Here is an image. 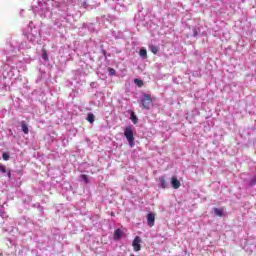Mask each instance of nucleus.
Returning <instances> with one entry per match:
<instances>
[{
  "label": "nucleus",
  "instance_id": "nucleus-1",
  "mask_svg": "<svg viewBox=\"0 0 256 256\" xmlns=\"http://www.w3.org/2000/svg\"><path fill=\"white\" fill-rule=\"evenodd\" d=\"M124 137H126L130 147L135 146V137L133 136V127L128 126L124 130Z\"/></svg>",
  "mask_w": 256,
  "mask_h": 256
},
{
  "label": "nucleus",
  "instance_id": "nucleus-2",
  "mask_svg": "<svg viewBox=\"0 0 256 256\" xmlns=\"http://www.w3.org/2000/svg\"><path fill=\"white\" fill-rule=\"evenodd\" d=\"M151 105H153V98L150 96V94H144L142 98V107L143 109H151Z\"/></svg>",
  "mask_w": 256,
  "mask_h": 256
},
{
  "label": "nucleus",
  "instance_id": "nucleus-3",
  "mask_svg": "<svg viewBox=\"0 0 256 256\" xmlns=\"http://www.w3.org/2000/svg\"><path fill=\"white\" fill-rule=\"evenodd\" d=\"M132 247L134 251H139L141 249V237L136 236L132 242Z\"/></svg>",
  "mask_w": 256,
  "mask_h": 256
},
{
  "label": "nucleus",
  "instance_id": "nucleus-4",
  "mask_svg": "<svg viewBox=\"0 0 256 256\" xmlns=\"http://www.w3.org/2000/svg\"><path fill=\"white\" fill-rule=\"evenodd\" d=\"M172 189H179V187H181V182L179 181V179H177V176H173L170 180Z\"/></svg>",
  "mask_w": 256,
  "mask_h": 256
},
{
  "label": "nucleus",
  "instance_id": "nucleus-5",
  "mask_svg": "<svg viewBox=\"0 0 256 256\" xmlns=\"http://www.w3.org/2000/svg\"><path fill=\"white\" fill-rule=\"evenodd\" d=\"M148 227H153L155 225V214L150 212L147 214Z\"/></svg>",
  "mask_w": 256,
  "mask_h": 256
},
{
  "label": "nucleus",
  "instance_id": "nucleus-6",
  "mask_svg": "<svg viewBox=\"0 0 256 256\" xmlns=\"http://www.w3.org/2000/svg\"><path fill=\"white\" fill-rule=\"evenodd\" d=\"M158 181H159V187H161L162 189H167L168 183H167V178L165 176H160L158 178Z\"/></svg>",
  "mask_w": 256,
  "mask_h": 256
},
{
  "label": "nucleus",
  "instance_id": "nucleus-7",
  "mask_svg": "<svg viewBox=\"0 0 256 256\" xmlns=\"http://www.w3.org/2000/svg\"><path fill=\"white\" fill-rule=\"evenodd\" d=\"M121 237H123V230L118 228L114 231V241H119Z\"/></svg>",
  "mask_w": 256,
  "mask_h": 256
},
{
  "label": "nucleus",
  "instance_id": "nucleus-8",
  "mask_svg": "<svg viewBox=\"0 0 256 256\" xmlns=\"http://www.w3.org/2000/svg\"><path fill=\"white\" fill-rule=\"evenodd\" d=\"M21 128L25 135H29V127L27 126V123H25V121L21 122Z\"/></svg>",
  "mask_w": 256,
  "mask_h": 256
},
{
  "label": "nucleus",
  "instance_id": "nucleus-9",
  "mask_svg": "<svg viewBox=\"0 0 256 256\" xmlns=\"http://www.w3.org/2000/svg\"><path fill=\"white\" fill-rule=\"evenodd\" d=\"M130 119L132 123H134V125H137V123H139V119L137 118L135 112H131Z\"/></svg>",
  "mask_w": 256,
  "mask_h": 256
},
{
  "label": "nucleus",
  "instance_id": "nucleus-10",
  "mask_svg": "<svg viewBox=\"0 0 256 256\" xmlns=\"http://www.w3.org/2000/svg\"><path fill=\"white\" fill-rule=\"evenodd\" d=\"M86 120L89 122V123H95V115L93 113H89L87 115V118Z\"/></svg>",
  "mask_w": 256,
  "mask_h": 256
},
{
  "label": "nucleus",
  "instance_id": "nucleus-11",
  "mask_svg": "<svg viewBox=\"0 0 256 256\" xmlns=\"http://www.w3.org/2000/svg\"><path fill=\"white\" fill-rule=\"evenodd\" d=\"M214 214H215L217 217H222V216H223V209L214 208Z\"/></svg>",
  "mask_w": 256,
  "mask_h": 256
},
{
  "label": "nucleus",
  "instance_id": "nucleus-12",
  "mask_svg": "<svg viewBox=\"0 0 256 256\" xmlns=\"http://www.w3.org/2000/svg\"><path fill=\"white\" fill-rule=\"evenodd\" d=\"M150 51H151L154 55H157V53H159V48H157V46H155V45H150Z\"/></svg>",
  "mask_w": 256,
  "mask_h": 256
},
{
  "label": "nucleus",
  "instance_id": "nucleus-13",
  "mask_svg": "<svg viewBox=\"0 0 256 256\" xmlns=\"http://www.w3.org/2000/svg\"><path fill=\"white\" fill-rule=\"evenodd\" d=\"M139 55L142 57V59H147V50L142 48L139 52Z\"/></svg>",
  "mask_w": 256,
  "mask_h": 256
},
{
  "label": "nucleus",
  "instance_id": "nucleus-14",
  "mask_svg": "<svg viewBox=\"0 0 256 256\" xmlns=\"http://www.w3.org/2000/svg\"><path fill=\"white\" fill-rule=\"evenodd\" d=\"M42 59H44V61H49V56L47 54V51H45V50L42 53Z\"/></svg>",
  "mask_w": 256,
  "mask_h": 256
},
{
  "label": "nucleus",
  "instance_id": "nucleus-15",
  "mask_svg": "<svg viewBox=\"0 0 256 256\" xmlns=\"http://www.w3.org/2000/svg\"><path fill=\"white\" fill-rule=\"evenodd\" d=\"M2 159H3V161H9V153L4 152V153L2 154Z\"/></svg>",
  "mask_w": 256,
  "mask_h": 256
},
{
  "label": "nucleus",
  "instance_id": "nucleus-16",
  "mask_svg": "<svg viewBox=\"0 0 256 256\" xmlns=\"http://www.w3.org/2000/svg\"><path fill=\"white\" fill-rule=\"evenodd\" d=\"M134 83H135V85H137L138 87H141V86L143 85V82H142V80H140V79H135V80H134Z\"/></svg>",
  "mask_w": 256,
  "mask_h": 256
},
{
  "label": "nucleus",
  "instance_id": "nucleus-17",
  "mask_svg": "<svg viewBox=\"0 0 256 256\" xmlns=\"http://www.w3.org/2000/svg\"><path fill=\"white\" fill-rule=\"evenodd\" d=\"M0 171L1 173H7V168L5 167V165L0 163Z\"/></svg>",
  "mask_w": 256,
  "mask_h": 256
},
{
  "label": "nucleus",
  "instance_id": "nucleus-18",
  "mask_svg": "<svg viewBox=\"0 0 256 256\" xmlns=\"http://www.w3.org/2000/svg\"><path fill=\"white\" fill-rule=\"evenodd\" d=\"M81 178L83 179V181L87 184L89 183V177L85 174H82Z\"/></svg>",
  "mask_w": 256,
  "mask_h": 256
},
{
  "label": "nucleus",
  "instance_id": "nucleus-19",
  "mask_svg": "<svg viewBox=\"0 0 256 256\" xmlns=\"http://www.w3.org/2000/svg\"><path fill=\"white\" fill-rule=\"evenodd\" d=\"M110 75H115L116 71L113 68H108Z\"/></svg>",
  "mask_w": 256,
  "mask_h": 256
},
{
  "label": "nucleus",
  "instance_id": "nucleus-20",
  "mask_svg": "<svg viewBox=\"0 0 256 256\" xmlns=\"http://www.w3.org/2000/svg\"><path fill=\"white\" fill-rule=\"evenodd\" d=\"M8 179H11V171H8Z\"/></svg>",
  "mask_w": 256,
  "mask_h": 256
},
{
  "label": "nucleus",
  "instance_id": "nucleus-21",
  "mask_svg": "<svg viewBox=\"0 0 256 256\" xmlns=\"http://www.w3.org/2000/svg\"><path fill=\"white\" fill-rule=\"evenodd\" d=\"M130 256H135V254H132V255H130Z\"/></svg>",
  "mask_w": 256,
  "mask_h": 256
}]
</instances>
